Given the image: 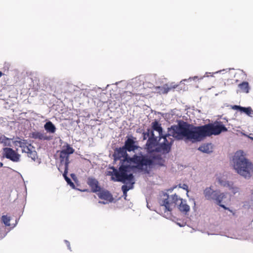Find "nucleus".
I'll list each match as a JSON object with an SVG mask.
<instances>
[{"instance_id": "obj_35", "label": "nucleus", "mask_w": 253, "mask_h": 253, "mask_svg": "<svg viewBox=\"0 0 253 253\" xmlns=\"http://www.w3.org/2000/svg\"><path fill=\"white\" fill-rule=\"evenodd\" d=\"M99 203H101V204H105V202H101V201H99Z\"/></svg>"}, {"instance_id": "obj_21", "label": "nucleus", "mask_w": 253, "mask_h": 253, "mask_svg": "<svg viewBox=\"0 0 253 253\" xmlns=\"http://www.w3.org/2000/svg\"><path fill=\"white\" fill-rule=\"evenodd\" d=\"M212 147L211 144H205L199 148V150L206 153H210L212 152Z\"/></svg>"}, {"instance_id": "obj_13", "label": "nucleus", "mask_w": 253, "mask_h": 253, "mask_svg": "<svg viewBox=\"0 0 253 253\" xmlns=\"http://www.w3.org/2000/svg\"><path fill=\"white\" fill-rule=\"evenodd\" d=\"M123 147L128 152L133 151L138 148V147L135 145V141L133 138H127L125 141Z\"/></svg>"}, {"instance_id": "obj_25", "label": "nucleus", "mask_w": 253, "mask_h": 253, "mask_svg": "<svg viewBox=\"0 0 253 253\" xmlns=\"http://www.w3.org/2000/svg\"><path fill=\"white\" fill-rule=\"evenodd\" d=\"M30 151H28V152H26L29 157L31 158L33 161H35L37 158V153L35 150V148L32 146L31 149H30Z\"/></svg>"}, {"instance_id": "obj_19", "label": "nucleus", "mask_w": 253, "mask_h": 253, "mask_svg": "<svg viewBox=\"0 0 253 253\" xmlns=\"http://www.w3.org/2000/svg\"><path fill=\"white\" fill-rule=\"evenodd\" d=\"M129 183H127V185H124L122 187V189L123 192V196L125 197V198L127 196V192L133 188V185L134 183L132 181H128Z\"/></svg>"}, {"instance_id": "obj_31", "label": "nucleus", "mask_w": 253, "mask_h": 253, "mask_svg": "<svg viewBox=\"0 0 253 253\" xmlns=\"http://www.w3.org/2000/svg\"><path fill=\"white\" fill-rule=\"evenodd\" d=\"M181 188H182V189L185 190L187 191V193L189 192L188 191V186L187 184H183L181 186H180Z\"/></svg>"}, {"instance_id": "obj_32", "label": "nucleus", "mask_w": 253, "mask_h": 253, "mask_svg": "<svg viewBox=\"0 0 253 253\" xmlns=\"http://www.w3.org/2000/svg\"><path fill=\"white\" fill-rule=\"evenodd\" d=\"M218 205L220 207H222V208H223L224 209H225V210H229V211H231V210H230L229 208H228L226 207L224 205L221 204V203L219 204H218Z\"/></svg>"}, {"instance_id": "obj_33", "label": "nucleus", "mask_w": 253, "mask_h": 253, "mask_svg": "<svg viewBox=\"0 0 253 253\" xmlns=\"http://www.w3.org/2000/svg\"><path fill=\"white\" fill-rule=\"evenodd\" d=\"M65 242H66V244H67V246H68V249H69V250H70V243H69L68 241H65Z\"/></svg>"}, {"instance_id": "obj_22", "label": "nucleus", "mask_w": 253, "mask_h": 253, "mask_svg": "<svg viewBox=\"0 0 253 253\" xmlns=\"http://www.w3.org/2000/svg\"><path fill=\"white\" fill-rule=\"evenodd\" d=\"M239 87L241 92L248 93L250 90L249 83L247 82H243L239 84Z\"/></svg>"}, {"instance_id": "obj_3", "label": "nucleus", "mask_w": 253, "mask_h": 253, "mask_svg": "<svg viewBox=\"0 0 253 253\" xmlns=\"http://www.w3.org/2000/svg\"><path fill=\"white\" fill-rule=\"evenodd\" d=\"M191 137L193 141H200L207 136L217 135L222 132H226L227 128L221 122H216L199 126L191 125Z\"/></svg>"}, {"instance_id": "obj_30", "label": "nucleus", "mask_w": 253, "mask_h": 253, "mask_svg": "<svg viewBox=\"0 0 253 253\" xmlns=\"http://www.w3.org/2000/svg\"><path fill=\"white\" fill-rule=\"evenodd\" d=\"M230 189L231 190L232 193H233L234 194H235L236 193L239 192V188L236 187H232V186H229Z\"/></svg>"}, {"instance_id": "obj_20", "label": "nucleus", "mask_w": 253, "mask_h": 253, "mask_svg": "<svg viewBox=\"0 0 253 253\" xmlns=\"http://www.w3.org/2000/svg\"><path fill=\"white\" fill-rule=\"evenodd\" d=\"M152 126L153 130L158 132L159 137L161 139L163 134V128L161 127V125L159 124L157 121H155L152 123Z\"/></svg>"}, {"instance_id": "obj_2", "label": "nucleus", "mask_w": 253, "mask_h": 253, "mask_svg": "<svg viewBox=\"0 0 253 253\" xmlns=\"http://www.w3.org/2000/svg\"><path fill=\"white\" fill-rule=\"evenodd\" d=\"M127 163V166L123 167L121 169V171H125V174L132 175L130 177L124 178V181H122L126 183L127 181H133V175L131 171L134 170L144 171L148 172L149 169L151 168L154 165V160L150 157L146 155L135 154L132 157L127 160L125 161Z\"/></svg>"}, {"instance_id": "obj_23", "label": "nucleus", "mask_w": 253, "mask_h": 253, "mask_svg": "<svg viewBox=\"0 0 253 253\" xmlns=\"http://www.w3.org/2000/svg\"><path fill=\"white\" fill-rule=\"evenodd\" d=\"M44 127L47 131L51 133H54L56 130L55 126L52 122L50 121L45 123Z\"/></svg>"}, {"instance_id": "obj_39", "label": "nucleus", "mask_w": 253, "mask_h": 253, "mask_svg": "<svg viewBox=\"0 0 253 253\" xmlns=\"http://www.w3.org/2000/svg\"><path fill=\"white\" fill-rule=\"evenodd\" d=\"M87 190H84V191H87Z\"/></svg>"}, {"instance_id": "obj_5", "label": "nucleus", "mask_w": 253, "mask_h": 253, "mask_svg": "<svg viewBox=\"0 0 253 253\" xmlns=\"http://www.w3.org/2000/svg\"><path fill=\"white\" fill-rule=\"evenodd\" d=\"M233 166L235 171L245 178L253 175V164L245 157L243 151H237L233 158Z\"/></svg>"}, {"instance_id": "obj_16", "label": "nucleus", "mask_w": 253, "mask_h": 253, "mask_svg": "<svg viewBox=\"0 0 253 253\" xmlns=\"http://www.w3.org/2000/svg\"><path fill=\"white\" fill-rule=\"evenodd\" d=\"M232 109L233 110H239L241 112H244L249 116L253 114V110L251 107H244L238 105H233L232 106Z\"/></svg>"}, {"instance_id": "obj_4", "label": "nucleus", "mask_w": 253, "mask_h": 253, "mask_svg": "<svg viewBox=\"0 0 253 253\" xmlns=\"http://www.w3.org/2000/svg\"><path fill=\"white\" fill-rule=\"evenodd\" d=\"M166 197L160 202V211L165 217L169 218L171 217V211L176 205L178 206V209L181 212L186 213L190 210L189 206L186 203V201L179 197L175 194L169 196L167 194L164 195Z\"/></svg>"}, {"instance_id": "obj_26", "label": "nucleus", "mask_w": 253, "mask_h": 253, "mask_svg": "<svg viewBox=\"0 0 253 253\" xmlns=\"http://www.w3.org/2000/svg\"><path fill=\"white\" fill-rule=\"evenodd\" d=\"M0 143L4 146H11L10 139L4 135L0 136Z\"/></svg>"}, {"instance_id": "obj_17", "label": "nucleus", "mask_w": 253, "mask_h": 253, "mask_svg": "<svg viewBox=\"0 0 253 253\" xmlns=\"http://www.w3.org/2000/svg\"><path fill=\"white\" fill-rule=\"evenodd\" d=\"M138 95L144 96V94L142 93L137 92L134 91L133 90L132 91H124L123 93H122L120 95V96H121L122 100H123V99H126V97H131L132 96H136Z\"/></svg>"}, {"instance_id": "obj_36", "label": "nucleus", "mask_w": 253, "mask_h": 253, "mask_svg": "<svg viewBox=\"0 0 253 253\" xmlns=\"http://www.w3.org/2000/svg\"><path fill=\"white\" fill-rule=\"evenodd\" d=\"M0 166H2V164L0 163Z\"/></svg>"}, {"instance_id": "obj_1", "label": "nucleus", "mask_w": 253, "mask_h": 253, "mask_svg": "<svg viewBox=\"0 0 253 253\" xmlns=\"http://www.w3.org/2000/svg\"><path fill=\"white\" fill-rule=\"evenodd\" d=\"M190 133L191 125L186 122H180L177 125L172 126L168 128V134L162 135L161 138L164 139V141L160 144V148L162 152L168 153L170 151L174 141L173 138L178 140L185 138L193 141Z\"/></svg>"}, {"instance_id": "obj_11", "label": "nucleus", "mask_w": 253, "mask_h": 253, "mask_svg": "<svg viewBox=\"0 0 253 253\" xmlns=\"http://www.w3.org/2000/svg\"><path fill=\"white\" fill-rule=\"evenodd\" d=\"M177 86V85H173L172 84H165L162 86H157L156 87V90L160 94H166L169 91L173 90Z\"/></svg>"}, {"instance_id": "obj_38", "label": "nucleus", "mask_w": 253, "mask_h": 253, "mask_svg": "<svg viewBox=\"0 0 253 253\" xmlns=\"http://www.w3.org/2000/svg\"><path fill=\"white\" fill-rule=\"evenodd\" d=\"M160 166H163V164H160Z\"/></svg>"}, {"instance_id": "obj_27", "label": "nucleus", "mask_w": 253, "mask_h": 253, "mask_svg": "<svg viewBox=\"0 0 253 253\" xmlns=\"http://www.w3.org/2000/svg\"><path fill=\"white\" fill-rule=\"evenodd\" d=\"M217 180L218 181V183L221 186H230V184L228 181H227L224 179H222V177H217Z\"/></svg>"}, {"instance_id": "obj_29", "label": "nucleus", "mask_w": 253, "mask_h": 253, "mask_svg": "<svg viewBox=\"0 0 253 253\" xmlns=\"http://www.w3.org/2000/svg\"><path fill=\"white\" fill-rule=\"evenodd\" d=\"M151 131L149 129H147V132H143V139H146L147 137H149L150 135H151Z\"/></svg>"}, {"instance_id": "obj_24", "label": "nucleus", "mask_w": 253, "mask_h": 253, "mask_svg": "<svg viewBox=\"0 0 253 253\" xmlns=\"http://www.w3.org/2000/svg\"><path fill=\"white\" fill-rule=\"evenodd\" d=\"M225 198V195L223 193L217 191L212 200L217 202V205L221 203L223 199Z\"/></svg>"}, {"instance_id": "obj_10", "label": "nucleus", "mask_w": 253, "mask_h": 253, "mask_svg": "<svg viewBox=\"0 0 253 253\" xmlns=\"http://www.w3.org/2000/svg\"><path fill=\"white\" fill-rule=\"evenodd\" d=\"M16 145H18L22 149L23 153L28 152L30 151V149L33 146L31 144L29 143L27 140L20 139V140H15L14 142Z\"/></svg>"}, {"instance_id": "obj_6", "label": "nucleus", "mask_w": 253, "mask_h": 253, "mask_svg": "<svg viewBox=\"0 0 253 253\" xmlns=\"http://www.w3.org/2000/svg\"><path fill=\"white\" fill-rule=\"evenodd\" d=\"M126 151L123 146L117 148L115 150L113 154L114 160L116 161L121 160V166L119 168V170L113 167V171L109 172V174L112 176V179L115 181H124V178L132 176L130 174L128 175H125V171H121L122 167L127 166L128 165L127 163L125 162V161L127 160L128 161V159L131 158L128 156Z\"/></svg>"}, {"instance_id": "obj_15", "label": "nucleus", "mask_w": 253, "mask_h": 253, "mask_svg": "<svg viewBox=\"0 0 253 253\" xmlns=\"http://www.w3.org/2000/svg\"><path fill=\"white\" fill-rule=\"evenodd\" d=\"M98 196L100 199L109 202H112L113 200L112 194L108 191H100V192L98 194Z\"/></svg>"}, {"instance_id": "obj_8", "label": "nucleus", "mask_w": 253, "mask_h": 253, "mask_svg": "<svg viewBox=\"0 0 253 253\" xmlns=\"http://www.w3.org/2000/svg\"><path fill=\"white\" fill-rule=\"evenodd\" d=\"M146 148L150 153L154 152H162L160 144L159 146L157 145V137L155 136L152 130L151 131V136L149 137L146 144Z\"/></svg>"}, {"instance_id": "obj_34", "label": "nucleus", "mask_w": 253, "mask_h": 253, "mask_svg": "<svg viewBox=\"0 0 253 253\" xmlns=\"http://www.w3.org/2000/svg\"><path fill=\"white\" fill-rule=\"evenodd\" d=\"M2 75H3V73H2L1 71H0V78Z\"/></svg>"}, {"instance_id": "obj_37", "label": "nucleus", "mask_w": 253, "mask_h": 253, "mask_svg": "<svg viewBox=\"0 0 253 253\" xmlns=\"http://www.w3.org/2000/svg\"><path fill=\"white\" fill-rule=\"evenodd\" d=\"M0 166H2V164L0 163Z\"/></svg>"}, {"instance_id": "obj_18", "label": "nucleus", "mask_w": 253, "mask_h": 253, "mask_svg": "<svg viewBox=\"0 0 253 253\" xmlns=\"http://www.w3.org/2000/svg\"><path fill=\"white\" fill-rule=\"evenodd\" d=\"M217 191L213 190L211 187H207L204 191V195L207 200H212Z\"/></svg>"}, {"instance_id": "obj_7", "label": "nucleus", "mask_w": 253, "mask_h": 253, "mask_svg": "<svg viewBox=\"0 0 253 253\" xmlns=\"http://www.w3.org/2000/svg\"><path fill=\"white\" fill-rule=\"evenodd\" d=\"M75 149L72 147L70 144L66 143L62 147V149L58 151L59 153L60 164L58 167V170L61 172L64 171L63 175L68 184L71 186H74V184L72 182L71 179L67 176L69 164L70 163L69 156L74 153Z\"/></svg>"}, {"instance_id": "obj_12", "label": "nucleus", "mask_w": 253, "mask_h": 253, "mask_svg": "<svg viewBox=\"0 0 253 253\" xmlns=\"http://www.w3.org/2000/svg\"><path fill=\"white\" fill-rule=\"evenodd\" d=\"M87 184L91 188L92 192L95 193L100 191V187L99 186L98 181L95 178L88 177L87 180Z\"/></svg>"}, {"instance_id": "obj_28", "label": "nucleus", "mask_w": 253, "mask_h": 253, "mask_svg": "<svg viewBox=\"0 0 253 253\" xmlns=\"http://www.w3.org/2000/svg\"><path fill=\"white\" fill-rule=\"evenodd\" d=\"M1 220L2 222L6 225V226H9L10 225V217L7 216V215H2L1 217Z\"/></svg>"}, {"instance_id": "obj_14", "label": "nucleus", "mask_w": 253, "mask_h": 253, "mask_svg": "<svg viewBox=\"0 0 253 253\" xmlns=\"http://www.w3.org/2000/svg\"><path fill=\"white\" fill-rule=\"evenodd\" d=\"M30 137L32 138L39 140H49L50 137L47 136L43 131H34L31 133Z\"/></svg>"}, {"instance_id": "obj_9", "label": "nucleus", "mask_w": 253, "mask_h": 253, "mask_svg": "<svg viewBox=\"0 0 253 253\" xmlns=\"http://www.w3.org/2000/svg\"><path fill=\"white\" fill-rule=\"evenodd\" d=\"M3 156L13 162L20 161L21 156L16 151L9 147L3 149Z\"/></svg>"}]
</instances>
